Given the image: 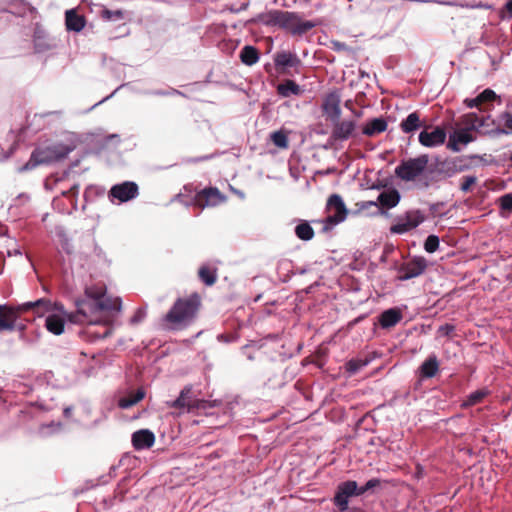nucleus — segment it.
Returning a JSON list of instances; mask_svg holds the SVG:
<instances>
[{
	"label": "nucleus",
	"instance_id": "1",
	"mask_svg": "<svg viewBox=\"0 0 512 512\" xmlns=\"http://www.w3.org/2000/svg\"><path fill=\"white\" fill-rule=\"evenodd\" d=\"M341 97L337 91L329 93L323 103L322 111L331 122L332 131L324 148H332L352 138L356 133L357 122L354 119L341 120Z\"/></svg>",
	"mask_w": 512,
	"mask_h": 512
},
{
	"label": "nucleus",
	"instance_id": "2",
	"mask_svg": "<svg viewBox=\"0 0 512 512\" xmlns=\"http://www.w3.org/2000/svg\"><path fill=\"white\" fill-rule=\"evenodd\" d=\"M78 136L76 133H65L64 140L55 142L45 147L34 149L29 160L19 168L20 172H25L36 168L39 165L51 164L65 159L78 144Z\"/></svg>",
	"mask_w": 512,
	"mask_h": 512
},
{
	"label": "nucleus",
	"instance_id": "3",
	"mask_svg": "<svg viewBox=\"0 0 512 512\" xmlns=\"http://www.w3.org/2000/svg\"><path fill=\"white\" fill-rule=\"evenodd\" d=\"M200 304V296L197 293H193L186 298H177L172 307L162 318L164 329L173 330L176 326L192 320Z\"/></svg>",
	"mask_w": 512,
	"mask_h": 512
},
{
	"label": "nucleus",
	"instance_id": "4",
	"mask_svg": "<svg viewBox=\"0 0 512 512\" xmlns=\"http://www.w3.org/2000/svg\"><path fill=\"white\" fill-rule=\"evenodd\" d=\"M326 217L322 219V231L333 230L337 225L347 219L349 210L339 194H332L325 205Z\"/></svg>",
	"mask_w": 512,
	"mask_h": 512
},
{
	"label": "nucleus",
	"instance_id": "5",
	"mask_svg": "<svg viewBox=\"0 0 512 512\" xmlns=\"http://www.w3.org/2000/svg\"><path fill=\"white\" fill-rule=\"evenodd\" d=\"M429 163V157L426 154L419 155L414 158L402 160L401 163L395 168V175L397 178L411 182L420 178L426 171Z\"/></svg>",
	"mask_w": 512,
	"mask_h": 512
},
{
	"label": "nucleus",
	"instance_id": "6",
	"mask_svg": "<svg viewBox=\"0 0 512 512\" xmlns=\"http://www.w3.org/2000/svg\"><path fill=\"white\" fill-rule=\"evenodd\" d=\"M25 313L18 306L12 304H0V331H19L23 335L26 325L19 321L20 315Z\"/></svg>",
	"mask_w": 512,
	"mask_h": 512
},
{
	"label": "nucleus",
	"instance_id": "7",
	"mask_svg": "<svg viewBox=\"0 0 512 512\" xmlns=\"http://www.w3.org/2000/svg\"><path fill=\"white\" fill-rule=\"evenodd\" d=\"M107 196L112 204H124L139 196V186L135 181H122L112 185Z\"/></svg>",
	"mask_w": 512,
	"mask_h": 512
},
{
	"label": "nucleus",
	"instance_id": "8",
	"mask_svg": "<svg viewBox=\"0 0 512 512\" xmlns=\"http://www.w3.org/2000/svg\"><path fill=\"white\" fill-rule=\"evenodd\" d=\"M94 303H96L94 287H87L85 289V297L75 300L76 312L74 314L79 319L78 324L85 321L93 322L91 316L98 314Z\"/></svg>",
	"mask_w": 512,
	"mask_h": 512
},
{
	"label": "nucleus",
	"instance_id": "9",
	"mask_svg": "<svg viewBox=\"0 0 512 512\" xmlns=\"http://www.w3.org/2000/svg\"><path fill=\"white\" fill-rule=\"evenodd\" d=\"M292 19V12L282 10H270L266 13H259L247 21L248 24L262 23L266 26L289 27Z\"/></svg>",
	"mask_w": 512,
	"mask_h": 512
},
{
	"label": "nucleus",
	"instance_id": "10",
	"mask_svg": "<svg viewBox=\"0 0 512 512\" xmlns=\"http://www.w3.org/2000/svg\"><path fill=\"white\" fill-rule=\"evenodd\" d=\"M192 393V387L191 386H185L179 396L172 402V407L178 408V409H187L188 412L193 410H200V409H207L210 407H213L209 401L201 400V399H195L191 396Z\"/></svg>",
	"mask_w": 512,
	"mask_h": 512
},
{
	"label": "nucleus",
	"instance_id": "11",
	"mask_svg": "<svg viewBox=\"0 0 512 512\" xmlns=\"http://www.w3.org/2000/svg\"><path fill=\"white\" fill-rule=\"evenodd\" d=\"M427 260L422 256H415L411 260L402 263L397 268V279L406 281L422 275L427 268Z\"/></svg>",
	"mask_w": 512,
	"mask_h": 512
},
{
	"label": "nucleus",
	"instance_id": "12",
	"mask_svg": "<svg viewBox=\"0 0 512 512\" xmlns=\"http://www.w3.org/2000/svg\"><path fill=\"white\" fill-rule=\"evenodd\" d=\"M227 197L220 192L217 187H205L196 192L193 197V204L202 208L215 207L220 203L225 202Z\"/></svg>",
	"mask_w": 512,
	"mask_h": 512
},
{
	"label": "nucleus",
	"instance_id": "13",
	"mask_svg": "<svg viewBox=\"0 0 512 512\" xmlns=\"http://www.w3.org/2000/svg\"><path fill=\"white\" fill-rule=\"evenodd\" d=\"M96 303L98 313H118L122 308V300L119 297L112 299L107 295L106 288L94 287Z\"/></svg>",
	"mask_w": 512,
	"mask_h": 512
},
{
	"label": "nucleus",
	"instance_id": "14",
	"mask_svg": "<svg viewBox=\"0 0 512 512\" xmlns=\"http://www.w3.org/2000/svg\"><path fill=\"white\" fill-rule=\"evenodd\" d=\"M359 496L358 484L356 481L348 480L340 483L334 496V504L341 512L348 509L349 498Z\"/></svg>",
	"mask_w": 512,
	"mask_h": 512
},
{
	"label": "nucleus",
	"instance_id": "15",
	"mask_svg": "<svg viewBox=\"0 0 512 512\" xmlns=\"http://www.w3.org/2000/svg\"><path fill=\"white\" fill-rule=\"evenodd\" d=\"M33 46L36 53H45L57 47V40L50 37L41 26L36 25L33 34Z\"/></svg>",
	"mask_w": 512,
	"mask_h": 512
},
{
	"label": "nucleus",
	"instance_id": "16",
	"mask_svg": "<svg viewBox=\"0 0 512 512\" xmlns=\"http://www.w3.org/2000/svg\"><path fill=\"white\" fill-rule=\"evenodd\" d=\"M446 131L437 126L432 131L423 130L419 133V143L428 148L441 146L446 140Z\"/></svg>",
	"mask_w": 512,
	"mask_h": 512
},
{
	"label": "nucleus",
	"instance_id": "17",
	"mask_svg": "<svg viewBox=\"0 0 512 512\" xmlns=\"http://www.w3.org/2000/svg\"><path fill=\"white\" fill-rule=\"evenodd\" d=\"M475 139L471 130L462 127L450 134L447 147L454 152H460V145H467Z\"/></svg>",
	"mask_w": 512,
	"mask_h": 512
},
{
	"label": "nucleus",
	"instance_id": "18",
	"mask_svg": "<svg viewBox=\"0 0 512 512\" xmlns=\"http://www.w3.org/2000/svg\"><path fill=\"white\" fill-rule=\"evenodd\" d=\"M300 63L296 54L279 51L274 55V65L279 73H287L290 68L298 66Z\"/></svg>",
	"mask_w": 512,
	"mask_h": 512
},
{
	"label": "nucleus",
	"instance_id": "19",
	"mask_svg": "<svg viewBox=\"0 0 512 512\" xmlns=\"http://www.w3.org/2000/svg\"><path fill=\"white\" fill-rule=\"evenodd\" d=\"M131 442L137 451L149 449L155 443V434L150 429H139L132 433Z\"/></svg>",
	"mask_w": 512,
	"mask_h": 512
},
{
	"label": "nucleus",
	"instance_id": "20",
	"mask_svg": "<svg viewBox=\"0 0 512 512\" xmlns=\"http://www.w3.org/2000/svg\"><path fill=\"white\" fill-rule=\"evenodd\" d=\"M20 310L26 312H33L37 316H42L52 307V302L47 298H39L35 301H27L21 304H17Z\"/></svg>",
	"mask_w": 512,
	"mask_h": 512
},
{
	"label": "nucleus",
	"instance_id": "21",
	"mask_svg": "<svg viewBox=\"0 0 512 512\" xmlns=\"http://www.w3.org/2000/svg\"><path fill=\"white\" fill-rule=\"evenodd\" d=\"M86 25V19L79 14L76 9H68L65 11V26L67 31L79 33Z\"/></svg>",
	"mask_w": 512,
	"mask_h": 512
},
{
	"label": "nucleus",
	"instance_id": "22",
	"mask_svg": "<svg viewBox=\"0 0 512 512\" xmlns=\"http://www.w3.org/2000/svg\"><path fill=\"white\" fill-rule=\"evenodd\" d=\"M439 361L437 356L432 353L418 368V375L420 379H429L436 376L439 372Z\"/></svg>",
	"mask_w": 512,
	"mask_h": 512
},
{
	"label": "nucleus",
	"instance_id": "23",
	"mask_svg": "<svg viewBox=\"0 0 512 512\" xmlns=\"http://www.w3.org/2000/svg\"><path fill=\"white\" fill-rule=\"evenodd\" d=\"M403 318L399 308H389L383 311L379 316V324L383 329H388L397 325Z\"/></svg>",
	"mask_w": 512,
	"mask_h": 512
},
{
	"label": "nucleus",
	"instance_id": "24",
	"mask_svg": "<svg viewBox=\"0 0 512 512\" xmlns=\"http://www.w3.org/2000/svg\"><path fill=\"white\" fill-rule=\"evenodd\" d=\"M67 321L68 318L60 314L50 313L45 319V327L50 333L58 336L64 332Z\"/></svg>",
	"mask_w": 512,
	"mask_h": 512
},
{
	"label": "nucleus",
	"instance_id": "25",
	"mask_svg": "<svg viewBox=\"0 0 512 512\" xmlns=\"http://www.w3.org/2000/svg\"><path fill=\"white\" fill-rule=\"evenodd\" d=\"M401 196L396 189L384 191L377 197V203L382 208L391 209L398 205Z\"/></svg>",
	"mask_w": 512,
	"mask_h": 512
},
{
	"label": "nucleus",
	"instance_id": "26",
	"mask_svg": "<svg viewBox=\"0 0 512 512\" xmlns=\"http://www.w3.org/2000/svg\"><path fill=\"white\" fill-rule=\"evenodd\" d=\"M490 117L479 116L475 112H470L462 116L461 124L464 128L469 129L471 131L479 130L481 127L485 125L486 120Z\"/></svg>",
	"mask_w": 512,
	"mask_h": 512
},
{
	"label": "nucleus",
	"instance_id": "27",
	"mask_svg": "<svg viewBox=\"0 0 512 512\" xmlns=\"http://www.w3.org/2000/svg\"><path fill=\"white\" fill-rule=\"evenodd\" d=\"M422 125L423 122L420 119L419 113L412 112L401 121L400 129L405 134H412L416 132L420 127H422Z\"/></svg>",
	"mask_w": 512,
	"mask_h": 512
},
{
	"label": "nucleus",
	"instance_id": "28",
	"mask_svg": "<svg viewBox=\"0 0 512 512\" xmlns=\"http://www.w3.org/2000/svg\"><path fill=\"white\" fill-rule=\"evenodd\" d=\"M387 126V121L384 118H374L366 123L363 127L362 133L371 137L384 132L387 129Z\"/></svg>",
	"mask_w": 512,
	"mask_h": 512
},
{
	"label": "nucleus",
	"instance_id": "29",
	"mask_svg": "<svg viewBox=\"0 0 512 512\" xmlns=\"http://www.w3.org/2000/svg\"><path fill=\"white\" fill-rule=\"evenodd\" d=\"M145 394V390L143 388H139L135 393H132L129 396L120 397L117 401V405L123 410L129 409L144 399Z\"/></svg>",
	"mask_w": 512,
	"mask_h": 512
},
{
	"label": "nucleus",
	"instance_id": "30",
	"mask_svg": "<svg viewBox=\"0 0 512 512\" xmlns=\"http://www.w3.org/2000/svg\"><path fill=\"white\" fill-rule=\"evenodd\" d=\"M240 60L247 66L256 64L260 58V53L255 46L245 45L240 51Z\"/></svg>",
	"mask_w": 512,
	"mask_h": 512
},
{
	"label": "nucleus",
	"instance_id": "31",
	"mask_svg": "<svg viewBox=\"0 0 512 512\" xmlns=\"http://www.w3.org/2000/svg\"><path fill=\"white\" fill-rule=\"evenodd\" d=\"M302 92L300 85L293 80H284L277 86V93L279 96L287 98L291 95H299Z\"/></svg>",
	"mask_w": 512,
	"mask_h": 512
},
{
	"label": "nucleus",
	"instance_id": "32",
	"mask_svg": "<svg viewBox=\"0 0 512 512\" xmlns=\"http://www.w3.org/2000/svg\"><path fill=\"white\" fill-rule=\"evenodd\" d=\"M198 277L206 286H212L217 281V269L203 264L198 269Z\"/></svg>",
	"mask_w": 512,
	"mask_h": 512
},
{
	"label": "nucleus",
	"instance_id": "33",
	"mask_svg": "<svg viewBox=\"0 0 512 512\" xmlns=\"http://www.w3.org/2000/svg\"><path fill=\"white\" fill-rule=\"evenodd\" d=\"M294 233L297 238L302 241H309L315 235L314 229L306 220H298V224L294 228Z\"/></svg>",
	"mask_w": 512,
	"mask_h": 512
},
{
	"label": "nucleus",
	"instance_id": "34",
	"mask_svg": "<svg viewBox=\"0 0 512 512\" xmlns=\"http://www.w3.org/2000/svg\"><path fill=\"white\" fill-rule=\"evenodd\" d=\"M289 27H283L284 29L290 30L293 34H304L310 30L314 24L311 21L300 20L295 13L292 12V19Z\"/></svg>",
	"mask_w": 512,
	"mask_h": 512
},
{
	"label": "nucleus",
	"instance_id": "35",
	"mask_svg": "<svg viewBox=\"0 0 512 512\" xmlns=\"http://www.w3.org/2000/svg\"><path fill=\"white\" fill-rule=\"evenodd\" d=\"M138 93L145 96H158V97H169V96H185L183 92L178 89L169 87L168 89H146L142 91H137Z\"/></svg>",
	"mask_w": 512,
	"mask_h": 512
},
{
	"label": "nucleus",
	"instance_id": "36",
	"mask_svg": "<svg viewBox=\"0 0 512 512\" xmlns=\"http://www.w3.org/2000/svg\"><path fill=\"white\" fill-rule=\"evenodd\" d=\"M92 257L96 268H105L108 267L110 264L103 249L100 246H98L95 242L93 243Z\"/></svg>",
	"mask_w": 512,
	"mask_h": 512
},
{
	"label": "nucleus",
	"instance_id": "37",
	"mask_svg": "<svg viewBox=\"0 0 512 512\" xmlns=\"http://www.w3.org/2000/svg\"><path fill=\"white\" fill-rule=\"evenodd\" d=\"M48 313L60 314L61 316L68 318V322L73 324H78L79 322L77 315H75L74 312L66 311L64 305L60 302L52 303V307L50 308V311H48Z\"/></svg>",
	"mask_w": 512,
	"mask_h": 512
},
{
	"label": "nucleus",
	"instance_id": "38",
	"mask_svg": "<svg viewBox=\"0 0 512 512\" xmlns=\"http://www.w3.org/2000/svg\"><path fill=\"white\" fill-rule=\"evenodd\" d=\"M499 121L503 123L504 127L497 128L495 133L497 135H510L512 134V114L503 112L499 115Z\"/></svg>",
	"mask_w": 512,
	"mask_h": 512
},
{
	"label": "nucleus",
	"instance_id": "39",
	"mask_svg": "<svg viewBox=\"0 0 512 512\" xmlns=\"http://www.w3.org/2000/svg\"><path fill=\"white\" fill-rule=\"evenodd\" d=\"M370 363L368 357L365 358H353L346 363V371L353 375L359 372L362 368L366 367Z\"/></svg>",
	"mask_w": 512,
	"mask_h": 512
},
{
	"label": "nucleus",
	"instance_id": "40",
	"mask_svg": "<svg viewBox=\"0 0 512 512\" xmlns=\"http://www.w3.org/2000/svg\"><path fill=\"white\" fill-rule=\"evenodd\" d=\"M404 217L414 229L426 220L424 213L418 209L407 211Z\"/></svg>",
	"mask_w": 512,
	"mask_h": 512
},
{
	"label": "nucleus",
	"instance_id": "41",
	"mask_svg": "<svg viewBox=\"0 0 512 512\" xmlns=\"http://www.w3.org/2000/svg\"><path fill=\"white\" fill-rule=\"evenodd\" d=\"M270 139L272 143L278 148H287L289 145L288 136L286 132L277 130L271 133Z\"/></svg>",
	"mask_w": 512,
	"mask_h": 512
},
{
	"label": "nucleus",
	"instance_id": "42",
	"mask_svg": "<svg viewBox=\"0 0 512 512\" xmlns=\"http://www.w3.org/2000/svg\"><path fill=\"white\" fill-rule=\"evenodd\" d=\"M413 226L409 224V222L405 219V217H401L397 220L395 224H393L390 228V232L392 234H405L411 230H413Z\"/></svg>",
	"mask_w": 512,
	"mask_h": 512
},
{
	"label": "nucleus",
	"instance_id": "43",
	"mask_svg": "<svg viewBox=\"0 0 512 512\" xmlns=\"http://www.w3.org/2000/svg\"><path fill=\"white\" fill-rule=\"evenodd\" d=\"M501 214H512V192L506 193L497 199Z\"/></svg>",
	"mask_w": 512,
	"mask_h": 512
},
{
	"label": "nucleus",
	"instance_id": "44",
	"mask_svg": "<svg viewBox=\"0 0 512 512\" xmlns=\"http://www.w3.org/2000/svg\"><path fill=\"white\" fill-rule=\"evenodd\" d=\"M488 394L487 390H476L470 393L464 401L463 406L469 407L478 404Z\"/></svg>",
	"mask_w": 512,
	"mask_h": 512
},
{
	"label": "nucleus",
	"instance_id": "45",
	"mask_svg": "<svg viewBox=\"0 0 512 512\" xmlns=\"http://www.w3.org/2000/svg\"><path fill=\"white\" fill-rule=\"evenodd\" d=\"M59 239H60V245L61 249L67 254L71 255L74 251L72 240L68 237V235L65 233V231H59L57 233Z\"/></svg>",
	"mask_w": 512,
	"mask_h": 512
},
{
	"label": "nucleus",
	"instance_id": "46",
	"mask_svg": "<svg viewBox=\"0 0 512 512\" xmlns=\"http://www.w3.org/2000/svg\"><path fill=\"white\" fill-rule=\"evenodd\" d=\"M102 17L103 19L105 20H108V21H118V20H123L124 19V13L122 10H110V9H107V8H104L102 10Z\"/></svg>",
	"mask_w": 512,
	"mask_h": 512
},
{
	"label": "nucleus",
	"instance_id": "47",
	"mask_svg": "<svg viewBox=\"0 0 512 512\" xmlns=\"http://www.w3.org/2000/svg\"><path fill=\"white\" fill-rule=\"evenodd\" d=\"M439 237L436 235H429L424 242V249L428 253H434L439 248Z\"/></svg>",
	"mask_w": 512,
	"mask_h": 512
},
{
	"label": "nucleus",
	"instance_id": "48",
	"mask_svg": "<svg viewBox=\"0 0 512 512\" xmlns=\"http://www.w3.org/2000/svg\"><path fill=\"white\" fill-rule=\"evenodd\" d=\"M381 484V480L378 479V478H372L370 480H368L365 485L361 486V487H358V494L359 496L360 495H363L364 493L376 488V487H379Z\"/></svg>",
	"mask_w": 512,
	"mask_h": 512
},
{
	"label": "nucleus",
	"instance_id": "49",
	"mask_svg": "<svg viewBox=\"0 0 512 512\" xmlns=\"http://www.w3.org/2000/svg\"><path fill=\"white\" fill-rule=\"evenodd\" d=\"M147 316V310L145 307H138L134 312L133 316L130 318L131 325H137L141 323L145 317Z\"/></svg>",
	"mask_w": 512,
	"mask_h": 512
},
{
	"label": "nucleus",
	"instance_id": "50",
	"mask_svg": "<svg viewBox=\"0 0 512 512\" xmlns=\"http://www.w3.org/2000/svg\"><path fill=\"white\" fill-rule=\"evenodd\" d=\"M477 181V178L473 175H466L462 178V182L460 185V189L462 192L467 193L470 191L471 186L474 185Z\"/></svg>",
	"mask_w": 512,
	"mask_h": 512
},
{
	"label": "nucleus",
	"instance_id": "51",
	"mask_svg": "<svg viewBox=\"0 0 512 512\" xmlns=\"http://www.w3.org/2000/svg\"><path fill=\"white\" fill-rule=\"evenodd\" d=\"M499 17L501 20L512 19V0H508L506 4L499 11Z\"/></svg>",
	"mask_w": 512,
	"mask_h": 512
},
{
	"label": "nucleus",
	"instance_id": "52",
	"mask_svg": "<svg viewBox=\"0 0 512 512\" xmlns=\"http://www.w3.org/2000/svg\"><path fill=\"white\" fill-rule=\"evenodd\" d=\"M79 189H80V185L79 184H74V185L71 186V188L68 191H63L62 192V195L73 198V207H74V209L77 208V196H78V193H79Z\"/></svg>",
	"mask_w": 512,
	"mask_h": 512
},
{
	"label": "nucleus",
	"instance_id": "53",
	"mask_svg": "<svg viewBox=\"0 0 512 512\" xmlns=\"http://www.w3.org/2000/svg\"><path fill=\"white\" fill-rule=\"evenodd\" d=\"M478 97L480 99V102L485 103V102H491V101L495 100L497 95L492 89L487 88L484 91H482L478 95Z\"/></svg>",
	"mask_w": 512,
	"mask_h": 512
},
{
	"label": "nucleus",
	"instance_id": "54",
	"mask_svg": "<svg viewBox=\"0 0 512 512\" xmlns=\"http://www.w3.org/2000/svg\"><path fill=\"white\" fill-rule=\"evenodd\" d=\"M47 429H52V432H58L62 429V423L51 421L50 423L43 424L41 426V433L44 435L49 434V432L46 431Z\"/></svg>",
	"mask_w": 512,
	"mask_h": 512
},
{
	"label": "nucleus",
	"instance_id": "55",
	"mask_svg": "<svg viewBox=\"0 0 512 512\" xmlns=\"http://www.w3.org/2000/svg\"><path fill=\"white\" fill-rule=\"evenodd\" d=\"M454 330H455V326L454 325L446 323L444 325H441L438 328V333L441 336H449L450 334H452L454 332Z\"/></svg>",
	"mask_w": 512,
	"mask_h": 512
},
{
	"label": "nucleus",
	"instance_id": "56",
	"mask_svg": "<svg viewBox=\"0 0 512 512\" xmlns=\"http://www.w3.org/2000/svg\"><path fill=\"white\" fill-rule=\"evenodd\" d=\"M236 338L237 337L235 335H228L223 333L217 335V340L222 343H231L235 341Z\"/></svg>",
	"mask_w": 512,
	"mask_h": 512
},
{
	"label": "nucleus",
	"instance_id": "57",
	"mask_svg": "<svg viewBox=\"0 0 512 512\" xmlns=\"http://www.w3.org/2000/svg\"><path fill=\"white\" fill-rule=\"evenodd\" d=\"M464 103L469 108H476L480 104H482V102H480V99L478 96H476L475 98H471V99L467 98V99H465Z\"/></svg>",
	"mask_w": 512,
	"mask_h": 512
},
{
	"label": "nucleus",
	"instance_id": "58",
	"mask_svg": "<svg viewBox=\"0 0 512 512\" xmlns=\"http://www.w3.org/2000/svg\"><path fill=\"white\" fill-rule=\"evenodd\" d=\"M129 83H123L121 84L120 86H118L110 95L104 97L102 100H100L98 103H96L93 107L109 100L110 98H112L121 88L125 87V86H128Z\"/></svg>",
	"mask_w": 512,
	"mask_h": 512
},
{
	"label": "nucleus",
	"instance_id": "59",
	"mask_svg": "<svg viewBox=\"0 0 512 512\" xmlns=\"http://www.w3.org/2000/svg\"><path fill=\"white\" fill-rule=\"evenodd\" d=\"M116 469H117V466L112 465V466L110 467V469H109L108 475H107V476H102V477L100 478V482H101V484H105V483H107V482H108L107 477H108V478H112V477H114V476H115V473H116Z\"/></svg>",
	"mask_w": 512,
	"mask_h": 512
},
{
	"label": "nucleus",
	"instance_id": "60",
	"mask_svg": "<svg viewBox=\"0 0 512 512\" xmlns=\"http://www.w3.org/2000/svg\"><path fill=\"white\" fill-rule=\"evenodd\" d=\"M360 209L365 210L370 208L371 206H378L377 200L376 201H363L358 204Z\"/></svg>",
	"mask_w": 512,
	"mask_h": 512
},
{
	"label": "nucleus",
	"instance_id": "61",
	"mask_svg": "<svg viewBox=\"0 0 512 512\" xmlns=\"http://www.w3.org/2000/svg\"><path fill=\"white\" fill-rule=\"evenodd\" d=\"M72 411H73V406H66L64 409H63V415L64 417L66 418H70L71 415H72Z\"/></svg>",
	"mask_w": 512,
	"mask_h": 512
},
{
	"label": "nucleus",
	"instance_id": "62",
	"mask_svg": "<svg viewBox=\"0 0 512 512\" xmlns=\"http://www.w3.org/2000/svg\"><path fill=\"white\" fill-rule=\"evenodd\" d=\"M95 187L94 186H89L85 189V192H84V198L85 200L87 201L88 200V197H89V194L90 192L94 189Z\"/></svg>",
	"mask_w": 512,
	"mask_h": 512
},
{
	"label": "nucleus",
	"instance_id": "63",
	"mask_svg": "<svg viewBox=\"0 0 512 512\" xmlns=\"http://www.w3.org/2000/svg\"><path fill=\"white\" fill-rule=\"evenodd\" d=\"M234 193H235L237 196H239L241 199H244V198H245V193H244L243 191H241V190H237V189H235V190H234Z\"/></svg>",
	"mask_w": 512,
	"mask_h": 512
},
{
	"label": "nucleus",
	"instance_id": "64",
	"mask_svg": "<svg viewBox=\"0 0 512 512\" xmlns=\"http://www.w3.org/2000/svg\"><path fill=\"white\" fill-rule=\"evenodd\" d=\"M23 8H24V10L27 9L29 11L35 10V8L33 6H31L29 3H23Z\"/></svg>",
	"mask_w": 512,
	"mask_h": 512
}]
</instances>
